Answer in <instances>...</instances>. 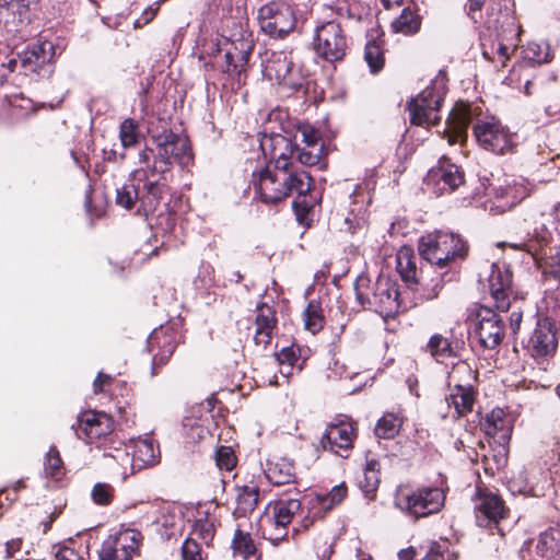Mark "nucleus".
<instances>
[{
    "instance_id": "obj_38",
    "label": "nucleus",
    "mask_w": 560,
    "mask_h": 560,
    "mask_svg": "<svg viewBox=\"0 0 560 560\" xmlns=\"http://www.w3.org/2000/svg\"><path fill=\"white\" fill-rule=\"evenodd\" d=\"M395 32L413 34L420 27V20L409 9H404L401 14L392 24Z\"/></svg>"
},
{
    "instance_id": "obj_7",
    "label": "nucleus",
    "mask_w": 560,
    "mask_h": 560,
    "mask_svg": "<svg viewBox=\"0 0 560 560\" xmlns=\"http://www.w3.org/2000/svg\"><path fill=\"white\" fill-rule=\"evenodd\" d=\"M477 142L488 151L497 154L511 152L515 145V135L499 120H479L474 126Z\"/></svg>"
},
{
    "instance_id": "obj_23",
    "label": "nucleus",
    "mask_w": 560,
    "mask_h": 560,
    "mask_svg": "<svg viewBox=\"0 0 560 560\" xmlns=\"http://www.w3.org/2000/svg\"><path fill=\"white\" fill-rule=\"evenodd\" d=\"M54 46L49 42L34 44L28 46L23 52L19 54L20 67L24 74L37 72L46 62L51 59L50 51Z\"/></svg>"
},
{
    "instance_id": "obj_10",
    "label": "nucleus",
    "mask_w": 560,
    "mask_h": 560,
    "mask_svg": "<svg viewBox=\"0 0 560 560\" xmlns=\"http://www.w3.org/2000/svg\"><path fill=\"white\" fill-rule=\"evenodd\" d=\"M264 75L292 91L303 86L301 70L292 59L282 51L272 52L264 66Z\"/></svg>"
},
{
    "instance_id": "obj_45",
    "label": "nucleus",
    "mask_w": 560,
    "mask_h": 560,
    "mask_svg": "<svg viewBox=\"0 0 560 560\" xmlns=\"http://www.w3.org/2000/svg\"><path fill=\"white\" fill-rule=\"evenodd\" d=\"M119 138L125 148L135 145L138 142V124L127 118L120 124Z\"/></svg>"
},
{
    "instance_id": "obj_22",
    "label": "nucleus",
    "mask_w": 560,
    "mask_h": 560,
    "mask_svg": "<svg viewBox=\"0 0 560 560\" xmlns=\"http://www.w3.org/2000/svg\"><path fill=\"white\" fill-rule=\"evenodd\" d=\"M78 422L80 431L90 441L109 434L114 428L112 418L104 412L97 411L84 412Z\"/></svg>"
},
{
    "instance_id": "obj_12",
    "label": "nucleus",
    "mask_w": 560,
    "mask_h": 560,
    "mask_svg": "<svg viewBox=\"0 0 560 560\" xmlns=\"http://www.w3.org/2000/svg\"><path fill=\"white\" fill-rule=\"evenodd\" d=\"M141 533L136 529H122L106 538L98 551L100 560H130L137 553Z\"/></svg>"
},
{
    "instance_id": "obj_56",
    "label": "nucleus",
    "mask_w": 560,
    "mask_h": 560,
    "mask_svg": "<svg viewBox=\"0 0 560 560\" xmlns=\"http://www.w3.org/2000/svg\"><path fill=\"white\" fill-rule=\"evenodd\" d=\"M112 377L109 375L100 372L93 383L94 393H101L103 390V387L105 385H108Z\"/></svg>"
},
{
    "instance_id": "obj_11",
    "label": "nucleus",
    "mask_w": 560,
    "mask_h": 560,
    "mask_svg": "<svg viewBox=\"0 0 560 560\" xmlns=\"http://www.w3.org/2000/svg\"><path fill=\"white\" fill-rule=\"evenodd\" d=\"M444 98V92L435 86L424 89L409 103L411 124L418 126L435 125L440 120L439 110Z\"/></svg>"
},
{
    "instance_id": "obj_5",
    "label": "nucleus",
    "mask_w": 560,
    "mask_h": 560,
    "mask_svg": "<svg viewBox=\"0 0 560 560\" xmlns=\"http://www.w3.org/2000/svg\"><path fill=\"white\" fill-rule=\"evenodd\" d=\"M257 21L260 31L273 39L288 37L296 27V15L292 7L279 0L261 5L258 10Z\"/></svg>"
},
{
    "instance_id": "obj_62",
    "label": "nucleus",
    "mask_w": 560,
    "mask_h": 560,
    "mask_svg": "<svg viewBox=\"0 0 560 560\" xmlns=\"http://www.w3.org/2000/svg\"><path fill=\"white\" fill-rule=\"evenodd\" d=\"M508 245L513 249L526 250L528 253H532V247L528 245L527 242L509 243Z\"/></svg>"
},
{
    "instance_id": "obj_48",
    "label": "nucleus",
    "mask_w": 560,
    "mask_h": 560,
    "mask_svg": "<svg viewBox=\"0 0 560 560\" xmlns=\"http://www.w3.org/2000/svg\"><path fill=\"white\" fill-rule=\"evenodd\" d=\"M114 488L105 482L94 485L91 497L94 503L98 505H108L114 499Z\"/></svg>"
},
{
    "instance_id": "obj_33",
    "label": "nucleus",
    "mask_w": 560,
    "mask_h": 560,
    "mask_svg": "<svg viewBox=\"0 0 560 560\" xmlns=\"http://www.w3.org/2000/svg\"><path fill=\"white\" fill-rule=\"evenodd\" d=\"M259 498V490L255 486H244L237 489L236 495V508L233 515L236 520L245 517L248 513H252Z\"/></svg>"
},
{
    "instance_id": "obj_30",
    "label": "nucleus",
    "mask_w": 560,
    "mask_h": 560,
    "mask_svg": "<svg viewBox=\"0 0 560 560\" xmlns=\"http://www.w3.org/2000/svg\"><path fill=\"white\" fill-rule=\"evenodd\" d=\"M482 428L487 435L497 438L500 443L509 441L512 430L504 411L500 408L487 413Z\"/></svg>"
},
{
    "instance_id": "obj_42",
    "label": "nucleus",
    "mask_w": 560,
    "mask_h": 560,
    "mask_svg": "<svg viewBox=\"0 0 560 560\" xmlns=\"http://www.w3.org/2000/svg\"><path fill=\"white\" fill-rule=\"evenodd\" d=\"M215 533L214 523L208 517H201L194 522L191 527V535L194 538H199L203 544L209 545L213 539Z\"/></svg>"
},
{
    "instance_id": "obj_29",
    "label": "nucleus",
    "mask_w": 560,
    "mask_h": 560,
    "mask_svg": "<svg viewBox=\"0 0 560 560\" xmlns=\"http://www.w3.org/2000/svg\"><path fill=\"white\" fill-rule=\"evenodd\" d=\"M276 324L277 318L275 311L266 304L260 305L257 308V315L255 319V343L266 347L271 341Z\"/></svg>"
},
{
    "instance_id": "obj_35",
    "label": "nucleus",
    "mask_w": 560,
    "mask_h": 560,
    "mask_svg": "<svg viewBox=\"0 0 560 560\" xmlns=\"http://www.w3.org/2000/svg\"><path fill=\"white\" fill-rule=\"evenodd\" d=\"M402 424V419L394 413L386 412L376 423L375 435L380 439H393L395 438Z\"/></svg>"
},
{
    "instance_id": "obj_28",
    "label": "nucleus",
    "mask_w": 560,
    "mask_h": 560,
    "mask_svg": "<svg viewBox=\"0 0 560 560\" xmlns=\"http://www.w3.org/2000/svg\"><path fill=\"white\" fill-rule=\"evenodd\" d=\"M470 122V114L468 108L463 107L452 110L444 130V137L447 139L448 144L465 141L467 138V129Z\"/></svg>"
},
{
    "instance_id": "obj_50",
    "label": "nucleus",
    "mask_w": 560,
    "mask_h": 560,
    "mask_svg": "<svg viewBox=\"0 0 560 560\" xmlns=\"http://www.w3.org/2000/svg\"><path fill=\"white\" fill-rule=\"evenodd\" d=\"M277 360L280 365L292 369L299 360V350L294 347H284L277 353Z\"/></svg>"
},
{
    "instance_id": "obj_63",
    "label": "nucleus",
    "mask_w": 560,
    "mask_h": 560,
    "mask_svg": "<svg viewBox=\"0 0 560 560\" xmlns=\"http://www.w3.org/2000/svg\"><path fill=\"white\" fill-rule=\"evenodd\" d=\"M139 163L147 164L150 160L149 152L147 150H143L138 155Z\"/></svg>"
},
{
    "instance_id": "obj_59",
    "label": "nucleus",
    "mask_w": 560,
    "mask_h": 560,
    "mask_svg": "<svg viewBox=\"0 0 560 560\" xmlns=\"http://www.w3.org/2000/svg\"><path fill=\"white\" fill-rule=\"evenodd\" d=\"M522 318H523V315L521 312H512L511 317H510V326H511V329L513 332L518 331V329L521 327Z\"/></svg>"
},
{
    "instance_id": "obj_37",
    "label": "nucleus",
    "mask_w": 560,
    "mask_h": 560,
    "mask_svg": "<svg viewBox=\"0 0 560 560\" xmlns=\"http://www.w3.org/2000/svg\"><path fill=\"white\" fill-rule=\"evenodd\" d=\"M427 348L431 355L439 360L440 358H451L456 355L455 348H457V343L453 346L446 337L435 334L430 338Z\"/></svg>"
},
{
    "instance_id": "obj_49",
    "label": "nucleus",
    "mask_w": 560,
    "mask_h": 560,
    "mask_svg": "<svg viewBox=\"0 0 560 560\" xmlns=\"http://www.w3.org/2000/svg\"><path fill=\"white\" fill-rule=\"evenodd\" d=\"M183 560H203L201 546L197 542L196 538L188 537L182 545Z\"/></svg>"
},
{
    "instance_id": "obj_14",
    "label": "nucleus",
    "mask_w": 560,
    "mask_h": 560,
    "mask_svg": "<svg viewBox=\"0 0 560 560\" xmlns=\"http://www.w3.org/2000/svg\"><path fill=\"white\" fill-rule=\"evenodd\" d=\"M475 332L479 343L486 349L497 348L504 338L502 318L491 308L480 307L477 312Z\"/></svg>"
},
{
    "instance_id": "obj_53",
    "label": "nucleus",
    "mask_w": 560,
    "mask_h": 560,
    "mask_svg": "<svg viewBox=\"0 0 560 560\" xmlns=\"http://www.w3.org/2000/svg\"><path fill=\"white\" fill-rule=\"evenodd\" d=\"M346 495H347V487L345 486V483H341V485L335 486L331 489V491L328 493V500H330V502L339 505L343 501Z\"/></svg>"
},
{
    "instance_id": "obj_61",
    "label": "nucleus",
    "mask_w": 560,
    "mask_h": 560,
    "mask_svg": "<svg viewBox=\"0 0 560 560\" xmlns=\"http://www.w3.org/2000/svg\"><path fill=\"white\" fill-rule=\"evenodd\" d=\"M317 501L324 511H330L335 506H337L336 503H332V502H330V500H328V493L323 494V495H317Z\"/></svg>"
},
{
    "instance_id": "obj_1",
    "label": "nucleus",
    "mask_w": 560,
    "mask_h": 560,
    "mask_svg": "<svg viewBox=\"0 0 560 560\" xmlns=\"http://www.w3.org/2000/svg\"><path fill=\"white\" fill-rule=\"evenodd\" d=\"M252 185L256 195L265 203H276L293 192L302 197L308 194L313 187V180L305 171L271 170L268 165L265 170L254 173Z\"/></svg>"
},
{
    "instance_id": "obj_6",
    "label": "nucleus",
    "mask_w": 560,
    "mask_h": 560,
    "mask_svg": "<svg viewBox=\"0 0 560 560\" xmlns=\"http://www.w3.org/2000/svg\"><path fill=\"white\" fill-rule=\"evenodd\" d=\"M312 45L318 58L327 62H336L345 58L348 38L340 22L331 20L315 27Z\"/></svg>"
},
{
    "instance_id": "obj_47",
    "label": "nucleus",
    "mask_w": 560,
    "mask_h": 560,
    "mask_svg": "<svg viewBox=\"0 0 560 560\" xmlns=\"http://www.w3.org/2000/svg\"><path fill=\"white\" fill-rule=\"evenodd\" d=\"M214 458L220 470L231 471L236 465V456L230 446H220Z\"/></svg>"
},
{
    "instance_id": "obj_3",
    "label": "nucleus",
    "mask_w": 560,
    "mask_h": 560,
    "mask_svg": "<svg viewBox=\"0 0 560 560\" xmlns=\"http://www.w3.org/2000/svg\"><path fill=\"white\" fill-rule=\"evenodd\" d=\"M418 250L428 262L443 268L452 260L464 258L468 247L459 235L435 231L420 237Z\"/></svg>"
},
{
    "instance_id": "obj_52",
    "label": "nucleus",
    "mask_w": 560,
    "mask_h": 560,
    "mask_svg": "<svg viewBox=\"0 0 560 560\" xmlns=\"http://www.w3.org/2000/svg\"><path fill=\"white\" fill-rule=\"evenodd\" d=\"M56 560H84L83 557L72 547H60L56 555Z\"/></svg>"
},
{
    "instance_id": "obj_18",
    "label": "nucleus",
    "mask_w": 560,
    "mask_h": 560,
    "mask_svg": "<svg viewBox=\"0 0 560 560\" xmlns=\"http://www.w3.org/2000/svg\"><path fill=\"white\" fill-rule=\"evenodd\" d=\"M428 182L434 183L441 192H452L464 184V174L447 158H442L438 166L429 171Z\"/></svg>"
},
{
    "instance_id": "obj_19",
    "label": "nucleus",
    "mask_w": 560,
    "mask_h": 560,
    "mask_svg": "<svg viewBox=\"0 0 560 560\" xmlns=\"http://www.w3.org/2000/svg\"><path fill=\"white\" fill-rule=\"evenodd\" d=\"M529 191L524 178L506 182L504 186L497 189L495 202L490 211L494 214L504 213L526 198Z\"/></svg>"
},
{
    "instance_id": "obj_40",
    "label": "nucleus",
    "mask_w": 560,
    "mask_h": 560,
    "mask_svg": "<svg viewBox=\"0 0 560 560\" xmlns=\"http://www.w3.org/2000/svg\"><path fill=\"white\" fill-rule=\"evenodd\" d=\"M304 327L312 334L318 332L323 328L324 317L319 305L311 302L303 313Z\"/></svg>"
},
{
    "instance_id": "obj_46",
    "label": "nucleus",
    "mask_w": 560,
    "mask_h": 560,
    "mask_svg": "<svg viewBox=\"0 0 560 560\" xmlns=\"http://www.w3.org/2000/svg\"><path fill=\"white\" fill-rule=\"evenodd\" d=\"M294 138V144H301L302 147H314L315 144H323L318 131L308 125L300 126Z\"/></svg>"
},
{
    "instance_id": "obj_27",
    "label": "nucleus",
    "mask_w": 560,
    "mask_h": 560,
    "mask_svg": "<svg viewBox=\"0 0 560 560\" xmlns=\"http://www.w3.org/2000/svg\"><path fill=\"white\" fill-rule=\"evenodd\" d=\"M445 404L448 409H453L450 417L458 419L472 410L475 393L471 387L456 385L445 397Z\"/></svg>"
},
{
    "instance_id": "obj_17",
    "label": "nucleus",
    "mask_w": 560,
    "mask_h": 560,
    "mask_svg": "<svg viewBox=\"0 0 560 560\" xmlns=\"http://www.w3.org/2000/svg\"><path fill=\"white\" fill-rule=\"evenodd\" d=\"M260 148L265 155L273 161L275 168L293 170V159H295V144L287 137L279 133L264 136L260 141Z\"/></svg>"
},
{
    "instance_id": "obj_9",
    "label": "nucleus",
    "mask_w": 560,
    "mask_h": 560,
    "mask_svg": "<svg viewBox=\"0 0 560 560\" xmlns=\"http://www.w3.org/2000/svg\"><path fill=\"white\" fill-rule=\"evenodd\" d=\"M360 278L355 283V292L358 300L364 305L368 304L381 315L389 316L399 308L398 290L387 280H380L375 283V288L371 294L362 291L363 282Z\"/></svg>"
},
{
    "instance_id": "obj_26",
    "label": "nucleus",
    "mask_w": 560,
    "mask_h": 560,
    "mask_svg": "<svg viewBox=\"0 0 560 560\" xmlns=\"http://www.w3.org/2000/svg\"><path fill=\"white\" fill-rule=\"evenodd\" d=\"M535 556L530 560H560V525L542 532L535 545Z\"/></svg>"
},
{
    "instance_id": "obj_15",
    "label": "nucleus",
    "mask_w": 560,
    "mask_h": 560,
    "mask_svg": "<svg viewBox=\"0 0 560 560\" xmlns=\"http://www.w3.org/2000/svg\"><path fill=\"white\" fill-rule=\"evenodd\" d=\"M156 144L155 161L170 166L174 162L183 163L188 159L189 143L184 137L172 131H164L154 138Z\"/></svg>"
},
{
    "instance_id": "obj_41",
    "label": "nucleus",
    "mask_w": 560,
    "mask_h": 560,
    "mask_svg": "<svg viewBox=\"0 0 560 560\" xmlns=\"http://www.w3.org/2000/svg\"><path fill=\"white\" fill-rule=\"evenodd\" d=\"M524 58L533 63L541 65L549 62L552 55L550 54L548 45L529 43L524 50Z\"/></svg>"
},
{
    "instance_id": "obj_2",
    "label": "nucleus",
    "mask_w": 560,
    "mask_h": 560,
    "mask_svg": "<svg viewBox=\"0 0 560 560\" xmlns=\"http://www.w3.org/2000/svg\"><path fill=\"white\" fill-rule=\"evenodd\" d=\"M444 502L445 494L438 487L400 485L394 494L395 508L413 518L425 517L440 512Z\"/></svg>"
},
{
    "instance_id": "obj_16",
    "label": "nucleus",
    "mask_w": 560,
    "mask_h": 560,
    "mask_svg": "<svg viewBox=\"0 0 560 560\" xmlns=\"http://www.w3.org/2000/svg\"><path fill=\"white\" fill-rule=\"evenodd\" d=\"M475 514L479 526L491 528L505 517L506 509L498 494L478 490L475 498Z\"/></svg>"
},
{
    "instance_id": "obj_44",
    "label": "nucleus",
    "mask_w": 560,
    "mask_h": 560,
    "mask_svg": "<svg viewBox=\"0 0 560 560\" xmlns=\"http://www.w3.org/2000/svg\"><path fill=\"white\" fill-rule=\"evenodd\" d=\"M139 198V192L132 183L122 185L116 191V203L127 210L131 209Z\"/></svg>"
},
{
    "instance_id": "obj_4",
    "label": "nucleus",
    "mask_w": 560,
    "mask_h": 560,
    "mask_svg": "<svg viewBox=\"0 0 560 560\" xmlns=\"http://www.w3.org/2000/svg\"><path fill=\"white\" fill-rule=\"evenodd\" d=\"M416 260L417 258L410 248H400L396 256L398 273L408 289L419 293L420 300L431 301L436 299L444 285L443 277L438 275L430 282H425L422 277V269L419 276Z\"/></svg>"
},
{
    "instance_id": "obj_60",
    "label": "nucleus",
    "mask_w": 560,
    "mask_h": 560,
    "mask_svg": "<svg viewBox=\"0 0 560 560\" xmlns=\"http://www.w3.org/2000/svg\"><path fill=\"white\" fill-rule=\"evenodd\" d=\"M417 556V550L413 547H408L406 549H401L398 552L399 560H413Z\"/></svg>"
},
{
    "instance_id": "obj_43",
    "label": "nucleus",
    "mask_w": 560,
    "mask_h": 560,
    "mask_svg": "<svg viewBox=\"0 0 560 560\" xmlns=\"http://www.w3.org/2000/svg\"><path fill=\"white\" fill-rule=\"evenodd\" d=\"M364 59L371 70L376 73L384 67V55L381 47L375 42H369L364 49Z\"/></svg>"
},
{
    "instance_id": "obj_21",
    "label": "nucleus",
    "mask_w": 560,
    "mask_h": 560,
    "mask_svg": "<svg viewBox=\"0 0 560 560\" xmlns=\"http://www.w3.org/2000/svg\"><path fill=\"white\" fill-rule=\"evenodd\" d=\"M354 438V428L349 421H340L331 423L327 427L324 436L322 438V445L324 448H329L336 454L340 451H348L352 446Z\"/></svg>"
},
{
    "instance_id": "obj_36",
    "label": "nucleus",
    "mask_w": 560,
    "mask_h": 560,
    "mask_svg": "<svg viewBox=\"0 0 560 560\" xmlns=\"http://www.w3.org/2000/svg\"><path fill=\"white\" fill-rule=\"evenodd\" d=\"M45 475L54 480H60L66 472L63 462L56 446H50L44 460Z\"/></svg>"
},
{
    "instance_id": "obj_39",
    "label": "nucleus",
    "mask_w": 560,
    "mask_h": 560,
    "mask_svg": "<svg viewBox=\"0 0 560 560\" xmlns=\"http://www.w3.org/2000/svg\"><path fill=\"white\" fill-rule=\"evenodd\" d=\"M323 151L324 144L314 147L295 144V160L303 165L313 166L319 162Z\"/></svg>"
},
{
    "instance_id": "obj_32",
    "label": "nucleus",
    "mask_w": 560,
    "mask_h": 560,
    "mask_svg": "<svg viewBox=\"0 0 560 560\" xmlns=\"http://www.w3.org/2000/svg\"><path fill=\"white\" fill-rule=\"evenodd\" d=\"M266 477L277 486L290 483L295 478L294 465L287 458L270 460L267 465Z\"/></svg>"
},
{
    "instance_id": "obj_13",
    "label": "nucleus",
    "mask_w": 560,
    "mask_h": 560,
    "mask_svg": "<svg viewBox=\"0 0 560 560\" xmlns=\"http://www.w3.org/2000/svg\"><path fill=\"white\" fill-rule=\"evenodd\" d=\"M103 457L105 465L110 467L112 462H114L124 469L122 474H126V466L129 464L141 468L156 463L155 447L149 440H139L136 442L132 456H130L126 448H116L113 454H104Z\"/></svg>"
},
{
    "instance_id": "obj_55",
    "label": "nucleus",
    "mask_w": 560,
    "mask_h": 560,
    "mask_svg": "<svg viewBox=\"0 0 560 560\" xmlns=\"http://www.w3.org/2000/svg\"><path fill=\"white\" fill-rule=\"evenodd\" d=\"M22 546V540L20 538L11 539L4 545V558H13L18 551H20Z\"/></svg>"
},
{
    "instance_id": "obj_34",
    "label": "nucleus",
    "mask_w": 560,
    "mask_h": 560,
    "mask_svg": "<svg viewBox=\"0 0 560 560\" xmlns=\"http://www.w3.org/2000/svg\"><path fill=\"white\" fill-rule=\"evenodd\" d=\"M365 495L373 494L380 485V463L376 459L366 460L363 476L358 480Z\"/></svg>"
},
{
    "instance_id": "obj_57",
    "label": "nucleus",
    "mask_w": 560,
    "mask_h": 560,
    "mask_svg": "<svg viewBox=\"0 0 560 560\" xmlns=\"http://www.w3.org/2000/svg\"><path fill=\"white\" fill-rule=\"evenodd\" d=\"M485 3V0H468L467 8H468V14L470 15L471 20L477 22L476 13L479 12Z\"/></svg>"
},
{
    "instance_id": "obj_54",
    "label": "nucleus",
    "mask_w": 560,
    "mask_h": 560,
    "mask_svg": "<svg viewBox=\"0 0 560 560\" xmlns=\"http://www.w3.org/2000/svg\"><path fill=\"white\" fill-rule=\"evenodd\" d=\"M422 560H444L440 544L435 541L430 542Z\"/></svg>"
},
{
    "instance_id": "obj_24",
    "label": "nucleus",
    "mask_w": 560,
    "mask_h": 560,
    "mask_svg": "<svg viewBox=\"0 0 560 560\" xmlns=\"http://www.w3.org/2000/svg\"><path fill=\"white\" fill-rule=\"evenodd\" d=\"M489 291L494 300L495 307L501 312H506L510 307L509 290L511 276L508 271H502L497 265H491L489 275Z\"/></svg>"
},
{
    "instance_id": "obj_31",
    "label": "nucleus",
    "mask_w": 560,
    "mask_h": 560,
    "mask_svg": "<svg viewBox=\"0 0 560 560\" xmlns=\"http://www.w3.org/2000/svg\"><path fill=\"white\" fill-rule=\"evenodd\" d=\"M233 555L244 560H258L256 544L245 524L237 523L232 540Z\"/></svg>"
},
{
    "instance_id": "obj_58",
    "label": "nucleus",
    "mask_w": 560,
    "mask_h": 560,
    "mask_svg": "<svg viewBox=\"0 0 560 560\" xmlns=\"http://www.w3.org/2000/svg\"><path fill=\"white\" fill-rule=\"evenodd\" d=\"M497 54L498 60L501 62V66L505 67L506 60L509 59V47L502 43H499Z\"/></svg>"
},
{
    "instance_id": "obj_64",
    "label": "nucleus",
    "mask_w": 560,
    "mask_h": 560,
    "mask_svg": "<svg viewBox=\"0 0 560 560\" xmlns=\"http://www.w3.org/2000/svg\"><path fill=\"white\" fill-rule=\"evenodd\" d=\"M553 215H555V220L556 222L559 224V226L557 228V230H559L560 232V203H558L555 209H553Z\"/></svg>"
},
{
    "instance_id": "obj_51",
    "label": "nucleus",
    "mask_w": 560,
    "mask_h": 560,
    "mask_svg": "<svg viewBox=\"0 0 560 560\" xmlns=\"http://www.w3.org/2000/svg\"><path fill=\"white\" fill-rule=\"evenodd\" d=\"M144 188L148 192V207L154 208L161 199L162 188L158 183L150 182L145 184Z\"/></svg>"
},
{
    "instance_id": "obj_8",
    "label": "nucleus",
    "mask_w": 560,
    "mask_h": 560,
    "mask_svg": "<svg viewBox=\"0 0 560 560\" xmlns=\"http://www.w3.org/2000/svg\"><path fill=\"white\" fill-rule=\"evenodd\" d=\"M560 323V300H555V306L548 310V315L538 319L537 326L529 338L528 348L534 355L545 357L555 353L557 349L556 323Z\"/></svg>"
},
{
    "instance_id": "obj_20",
    "label": "nucleus",
    "mask_w": 560,
    "mask_h": 560,
    "mask_svg": "<svg viewBox=\"0 0 560 560\" xmlns=\"http://www.w3.org/2000/svg\"><path fill=\"white\" fill-rule=\"evenodd\" d=\"M252 51V40L244 37L234 39L224 54V71L232 77H236L240 82L241 75L246 69Z\"/></svg>"
},
{
    "instance_id": "obj_25",
    "label": "nucleus",
    "mask_w": 560,
    "mask_h": 560,
    "mask_svg": "<svg viewBox=\"0 0 560 560\" xmlns=\"http://www.w3.org/2000/svg\"><path fill=\"white\" fill-rule=\"evenodd\" d=\"M301 510V502L298 499H280L272 505L273 526L279 533L271 537V540H280L287 535V526Z\"/></svg>"
}]
</instances>
